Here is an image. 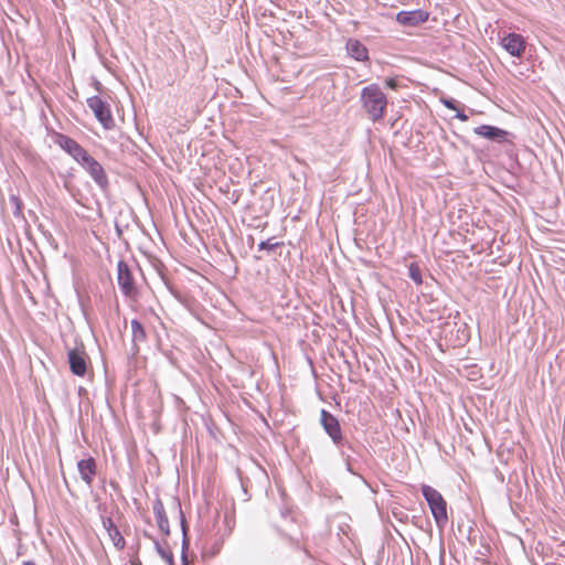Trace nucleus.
<instances>
[{"label":"nucleus","mask_w":565,"mask_h":565,"mask_svg":"<svg viewBox=\"0 0 565 565\" xmlns=\"http://www.w3.org/2000/svg\"><path fill=\"white\" fill-rule=\"evenodd\" d=\"M361 103L372 121H379L384 117L387 106L386 95L376 84H371L362 88Z\"/></svg>","instance_id":"f257e3e1"},{"label":"nucleus","mask_w":565,"mask_h":565,"mask_svg":"<svg viewBox=\"0 0 565 565\" xmlns=\"http://www.w3.org/2000/svg\"><path fill=\"white\" fill-rule=\"evenodd\" d=\"M422 493L430 508L437 525L444 526L448 521V516L447 503L443 495L436 489L426 484L422 487Z\"/></svg>","instance_id":"f03ea898"},{"label":"nucleus","mask_w":565,"mask_h":565,"mask_svg":"<svg viewBox=\"0 0 565 565\" xmlns=\"http://www.w3.org/2000/svg\"><path fill=\"white\" fill-rule=\"evenodd\" d=\"M86 103L105 129H111L115 126L109 105L99 96H92L87 98Z\"/></svg>","instance_id":"7ed1b4c3"},{"label":"nucleus","mask_w":565,"mask_h":565,"mask_svg":"<svg viewBox=\"0 0 565 565\" xmlns=\"http://www.w3.org/2000/svg\"><path fill=\"white\" fill-rule=\"evenodd\" d=\"M117 282L126 297H134L137 292L131 270L127 263L119 260L117 264Z\"/></svg>","instance_id":"20e7f679"},{"label":"nucleus","mask_w":565,"mask_h":565,"mask_svg":"<svg viewBox=\"0 0 565 565\" xmlns=\"http://www.w3.org/2000/svg\"><path fill=\"white\" fill-rule=\"evenodd\" d=\"M321 425L324 431L330 436L332 441L341 447L343 445L342 431L340 427V423L337 417L327 412L326 409L321 411Z\"/></svg>","instance_id":"39448f33"},{"label":"nucleus","mask_w":565,"mask_h":565,"mask_svg":"<svg viewBox=\"0 0 565 565\" xmlns=\"http://www.w3.org/2000/svg\"><path fill=\"white\" fill-rule=\"evenodd\" d=\"M60 147L65 150L75 161L82 164L87 161L89 153L74 139L60 135L57 138Z\"/></svg>","instance_id":"423d86ee"},{"label":"nucleus","mask_w":565,"mask_h":565,"mask_svg":"<svg viewBox=\"0 0 565 565\" xmlns=\"http://www.w3.org/2000/svg\"><path fill=\"white\" fill-rule=\"evenodd\" d=\"M87 173L92 177L95 183L102 189L106 190L108 186V178L102 164L96 161L90 154L87 158V161H84L81 164Z\"/></svg>","instance_id":"0eeeda50"},{"label":"nucleus","mask_w":565,"mask_h":565,"mask_svg":"<svg viewBox=\"0 0 565 565\" xmlns=\"http://www.w3.org/2000/svg\"><path fill=\"white\" fill-rule=\"evenodd\" d=\"M71 372L76 376H84L87 371V355L83 348H75L67 353Z\"/></svg>","instance_id":"6e6552de"},{"label":"nucleus","mask_w":565,"mask_h":565,"mask_svg":"<svg viewBox=\"0 0 565 565\" xmlns=\"http://www.w3.org/2000/svg\"><path fill=\"white\" fill-rule=\"evenodd\" d=\"M473 132L477 136H480L482 138H486L490 141L498 142V143H503V142L510 141L509 137L511 136V134L509 131L501 129L499 127H495V126H491V125L478 126L473 129Z\"/></svg>","instance_id":"1a4fd4ad"},{"label":"nucleus","mask_w":565,"mask_h":565,"mask_svg":"<svg viewBox=\"0 0 565 565\" xmlns=\"http://www.w3.org/2000/svg\"><path fill=\"white\" fill-rule=\"evenodd\" d=\"M501 44L512 56L521 57L525 51V41L521 34L509 33L502 38Z\"/></svg>","instance_id":"9d476101"},{"label":"nucleus","mask_w":565,"mask_h":565,"mask_svg":"<svg viewBox=\"0 0 565 565\" xmlns=\"http://www.w3.org/2000/svg\"><path fill=\"white\" fill-rule=\"evenodd\" d=\"M428 12L425 10L401 11L396 14V21L404 26H417L428 20Z\"/></svg>","instance_id":"9b49d317"},{"label":"nucleus","mask_w":565,"mask_h":565,"mask_svg":"<svg viewBox=\"0 0 565 565\" xmlns=\"http://www.w3.org/2000/svg\"><path fill=\"white\" fill-rule=\"evenodd\" d=\"M77 469L82 480L90 487L96 475V462L93 458L82 459L77 462Z\"/></svg>","instance_id":"f8f14e48"},{"label":"nucleus","mask_w":565,"mask_h":565,"mask_svg":"<svg viewBox=\"0 0 565 565\" xmlns=\"http://www.w3.org/2000/svg\"><path fill=\"white\" fill-rule=\"evenodd\" d=\"M152 510L156 516V521L160 532L164 535L170 534L169 521L166 515L164 507L162 501L157 498L152 503Z\"/></svg>","instance_id":"ddd939ff"},{"label":"nucleus","mask_w":565,"mask_h":565,"mask_svg":"<svg viewBox=\"0 0 565 565\" xmlns=\"http://www.w3.org/2000/svg\"><path fill=\"white\" fill-rule=\"evenodd\" d=\"M348 54L356 61H367L369 52L365 45L358 40H349L347 43Z\"/></svg>","instance_id":"4468645a"},{"label":"nucleus","mask_w":565,"mask_h":565,"mask_svg":"<svg viewBox=\"0 0 565 565\" xmlns=\"http://www.w3.org/2000/svg\"><path fill=\"white\" fill-rule=\"evenodd\" d=\"M130 324H131L132 342L134 343L143 342L146 340V331H145V328L142 327V324L136 319L131 320Z\"/></svg>","instance_id":"2eb2a0df"},{"label":"nucleus","mask_w":565,"mask_h":565,"mask_svg":"<svg viewBox=\"0 0 565 565\" xmlns=\"http://www.w3.org/2000/svg\"><path fill=\"white\" fill-rule=\"evenodd\" d=\"M107 534L117 550L120 551L125 547L126 542L124 536L119 532L118 527L110 529V532H108Z\"/></svg>","instance_id":"dca6fc26"},{"label":"nucleus","mask_w":565,"mask_h":565,"mask_svg":"<svg viewBox=\"0 0 565 565\" xmlns=\"http://www.w3.org/2000/svg\"><path fill=\"white\" fill-rule=\"evenodd\" d=\"M408 276L409 278L416 284V285H422L423 282V279H422V271H420V268L419 266L416 264V263H412L409 266H408Z\"/></svg>","instance_id":"f3484780"},{"label":"nucleus","mask_w":565,"mask_h":565,"mask_svg":"<svg viewBox=\"0 0 565 565\" xmlns=\"http://www.w3.org/2000/svg\"><path fill=\"white\" fill-rule=\"evenodd\" d=\"M154 545H156V550L157 552L159 553V555L161 556V558L168 563L169 565H172L173 564V554L164 548L159 542H154Z\"/></svg>","instance_id":"a211bd4d"},{"label":"nucleus","mask_w":565,"mask_h":565,"mask_svg":"<svg viewBox=\"0 0 565 565\" xmlns=\"http://www.w3.org/2000/svg\"><path fill=\"white\" fill-rule=\"evenodd\" d=\"M281 243L274 242V238H269L267 241H262L258 244L259 250H274L276 247H278Z\"/></svg>","instance_id":"6ab92c4d"},{"label":"nucleus","mask_w":565,"mask_h":565,"mask_svg":"<svg viewBox=\"0 0 565 565\" xmlns=\"http://www.w3.org/2000/svg\"><path fill=\"white\" fill-rule=\"evenodd\" d=\"M178 509H179V513H180V523H181V529H182V533H183V544H185V535H186V521H185V518H184V514L181 510V505L179 502L175 503Z\"/></svg>","instance_id":"aec40b11"},{"label":"nucleus","mask_w":565,"mask_h":565,"mask_svg":"<svg viewBox=\"0 0 565 565\" xmlns=\"http://www.w3.org/2000/svg\"><path fill=\"white\" fill-rule=\"evenodd\" d=\"M102 523L107 533L110 532V529L117 527L113 519L109 516H102Z\"/></svg>","instance_id":"412c9836"},{"label":"nucleus","mask_w":565,"mask_h":565,"mask_svg":"<svg viewBox=\"0 0 565 565\" xmlns=\"http://www.w3.org/2000/svg\"><path fill=\"white\" fill-rule=\"evenodd\" d=\"M441 103L449 109L457 110V102L452 98H441Z\"/></svg>","instance_id":"4be33fe9"},{"label":"nucleus","mask_w":565,"mask_h":565,"mask_svg":"<svg viewBox=\"0 0 565 565\" xmlns=\"http://www.w3.org/2000/svg\"><path fill=\"white\" fill-rule=\"evenodd\" d=\"M10 201L14 204L15 211L14 214L18 215L21 212V201L17 195H11Z\"/></svg>","instance_id":"5701e85b"},{"label":"nucleus","mask_w":565,"mask_h":565,"mask_svg":"<svg viewBox=\"0 0 565 565\" xmlns=\"http://www.w3.org/2000/svg\"><path fill=\"white\" fill-rule=\"evenodd\" d=\"M456 118H458L461 121L468 120V116L463 111L458 110V109H457Z\"/></svg>","instance_id":"b1692460"},{"label":"nucleus","mask_w":565,"mask_h":565,"mask_svg":"<svg viewBox=\"0 0 565 565\" xmlns=\"http://www.w3.org/2000/svg\"><path fill=\"white\" fill-rule=\"evenodd\" d=\"M22 565H36V564L32 561H28V562H24Z\"/></svg>","instance_id":"393cba45"}]
</instances>
